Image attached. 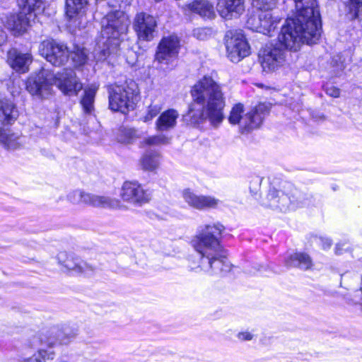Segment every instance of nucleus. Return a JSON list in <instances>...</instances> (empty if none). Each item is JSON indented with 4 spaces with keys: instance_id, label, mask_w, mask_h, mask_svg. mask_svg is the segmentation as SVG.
<instances>
[{
    "instance_id": "nucleus-9",
    "label": "nucleus",
    "mask_w": 362,
    "mask_h": 362,
    "mask_svg": "<svg viewBox=\"0 0 362 362\" xmlns=\"http://www.w3.org/2000/svg\"><path fill=\"white\" fill-rule=\"evenodd\" d=\"M67 198L73 204H84L93 207L117 209L120 206V202L117 199L78 190L69 193Z\"/></svg>"
},
{
    "instance_id": "nucleus-23",
    "label": "nucleus",
    "mask_w": 362,
    "mask_h": 362,
    "mask_svg": "<svg viewBox=\"0 0 362 362\" xmlns=\"http://www.w3.org/2000/svg\"><path fill=\"white\" fill-rule=\"evenodd\" d=\"M178 117L179 113L175 109H169L163 112L155 122L156 129L160 132L173 129L177 125Z\"/></svg>"
},
{
    "instance_id": "nucleus-21",
    "label": "nucleus",
    "mask_w": 362,
    "mask_h": 362,
    "mask_svg": "<svg viewBox=\"0 0 362 362\" xmlns=\"http://www.w3.org/2000/svg\"><path fill=\"white\" fill-rule=\"evenodd\" d=\"M267 203L264 204L274 209H279L281 211H286L292 202L287 194L282 191L272 189L267 195Z\"/></svg>"
},
{
    "instance_id": "nucleus-43",
    "label": "nucleus",
    "mask_w": 362,
    "mask_h": 362,
    "mask_svg": "<svg viewBox=\"0 0 362 362\" xmlns=\"http://www.w3.org/2000/svg\"><path fill=\"white\" fill-rule=\"evenodd\" d=\"M352 7L358 8L362 6V0H349Z\"/></svg>"
},
{
    "instance_id": "nucleus-22",
    "label": "nucleus",
    "mask_w": 362,
    "mask_h": 362,
    "mask_svg": "<svg viewBox=\"0 0 362 362\" xmlns=\"http://www.w3.org/2000/svg\"><path fill=\"white\" fill-rule=\"evenodd\" d=\"M244 0H218L216 10L223 18H227L233 13L240 15L245 10Z\"/></svg>"
},
{
    "instance_id": "nucleus-12",
    "label": "nucleus",
    "mask_w": 362,
    "mask_h": 362,
    "mask_svg": "<svg viewBox=\"0 0 362 362\" xmlns=\"http://www.w3.org/2000/svg\"><path fill=\"white\" fill-rule=\"evenodd\" d=\"M259 61L264 71H274L284 63L285 52L276 45H266L259 51Z\"/></svg>"
},
{
    "instance_id": "nucleus-44",
    "label": "nucleus",
    "mask_w": 362,
    "mask_h": 362,
    "mask_svg": "<svg viewBox=\"0 0 362 362\" xmlns=\"http://www.w3.org/2000/svg\"><path fill=\"white\" fill-rule=\"evenodd\" d=\"M344 68V64L343 63H340L337 65V69L334 70V72L336 74H338L339 71H341Z\"/></svg>"
},
{
    "instance_id": "nucleus-5",
    "label": "nucleus",
    "mask_w": 362,
    "mask_h": 362,
    "mask_svg": "<svg viewBox=\"0 0 362 362\" xmlns=\"http://www.w3.org/2000/svg\"><path fill=\"white\" fill-rule=\"evenodd\" d=\"M101 38L95 49V57L98 61L105 60L110 54L115 52L120 45V37L125 34L129 21L120 11L107 13L101 20Z\"/></svg>"
},
{
    "instance_id": "nucleus-8",
    "label": "nucleus",
    "mask_w": 362,
    "mask_h": 362,
    "mask_svg": "<svg viewBox=\"0 0 362 362\" xmlns=\"http://www.w3.org/2000/svg\"><path fill=\"white\" fill-rule=\"evenodd\" d=\"M76 332L68 327L62 329L58 327H52L45 332L33 335L30 339V346L37 347L40 345L53 346L57 343L67 344L76 336Z\"/></svg>"
},
{
    "instance_id": "nucleus-6",
    "label": "nucleus",
    "mask_w": 362,
    "mask_h": 362,
    "mask_svg": "<svg viewBox=\"0 0 362 362\" xmlns=\"http://www.w3.org/2000/svg\"><path fill=\"white\" fill-rule=\"evenodd\" d=\"M269 106L259 103L250 112L244 114V106L241 103L235 104L230 112L228 122L230 124L239 126L242 133L258 128L265 116L269 112Z\"/></svg>"
},
{
    "instance_id": "nucleus-33",
    "label": "nucleus",
    "mask_w": 362,
    "mask_h": 362,
    "mask_svg": "<svg viewBox=\"0 0 362 362\" xmlns=\"http://www.w3.org/2000/svg\"><path fill=\"white\" fill-rule=\"evenodd\" d=\"M20 137L15 134L3 132L0 134V141L9 149H16L18 147Z\"/></svg>"
},
{
    "instance_id": "nucleus-36",
    "label": "nucleus",
    "mask_w": 362,
    "mask_h": 362,
    "mask_svg": "<svg viewBox=\"0 0 362 362\" xmlns=\"http://www.w3.org/2000/svg\"><path fill=\"white\" fill-rule=\"evenodd\" d=\"M34 362H46L47 360H53L54 353L53 351H47L44 349L38 350L37 353L34 354Z\"/></svg>"
},
{
    "instance_id": "nucleus-37",
    "label": "nucleus",
    "mask_w": 362,
    "mask_h": 362,
    "mask_svg": "<svg viewBox=\"0 0 362 362\" xmlns=\"http://www.w3.org/2000/svg\"><path fill=\"white\" fill-rule=\"evenodd\" d=\"M122 134L124 138L120 139V141L124 143H131L132 141L139 136L138 131L132 128L123 129Z\"/></svg>"
},
{
    "instance_id": "nucleus-26",
    "label": "nucleus",
    "mask_w": 362,
    "mask_h": 362,
    "mask_svg": "<svg viewBox=\"0 0 362 362\" xmlns=\"http://www.w3.org/2000/svg\"><path fill=\"white\" fill-rule=\"evenodd\" d=\"M288 267H298L300 269H310L313 266V260L309 255L305 252H296L289 256L286 260Z\"/></svg>"
},
{
    "instance_id": "nucleus-28",
    "label": "nucleus",
    "mask_w": 362,
    "mask_h": 362,
    "mask_svg": "<svg viewBox=\"0 0 362 362\" xmlns=\"http://www.w3.org/2000/svg\"><path fill=\"white\" fill-rule=\"evenodd\" d=\"M98 87L91 85L84 90V95L81 100V105L85 114L91 115L94 111V100Z\"/></svg>"
},
{
    "instance_id": "nucleus-15",
    "label": "nucleus",
    "mask_w": 362,
    "mask_h": 362,
    "mask_svg": "<svg viewBox=\"0 0 362 362\" xmlns=\"http://www.w3.org/2000/svg\"><path fill=\"white\" fill-rule=\"evenodd\" d=\"M157 20L156 17L144 12L136 15L133 28L139 40L151 41L156 33Z\"/></svg>"
},
{
    "instance_id": "nucleus-4",
    "label": "nucleus",
    "mask_w": 362,
    "mask_h": 362,
    "mask_svg": "<svg viewBox=\"0 0 362 362\" xmlns=\"http://www.w3.org/2000/svg\"><path fill=\"white\" fill-rule=\"evenodd\" d=\"M52 85L67 95H76L83 88L82 83L72 69H65L56 75L43 69L28 79L26 88L32 95L45 97L50 93Z\"/></svg>"
},
{
    "instance_id": "nucleus-25",
    "label": "nucleus",
    "mask_w": 362,
    "mask_h": 362,
    "mask_svg": "<svg viewBox=\"0 0 362 362\" xmlns=\"http://www.w3.org/2000/svg\"><path fill=\"white\" fill-rule=\"evenodd\" d=\"M189 8L202 18L213 19L216 17L214 6L208 0H194Z\"/></svg>"
},
{
    "instance_id": "nucleus-19",
    "label": "nucleus",
    "mask_w": 362,
    "mask_h": 362,
    "mask_svg": "<svg viewBox=\"0 0 362 362\" xmlns=\"http://www.w3.org/2000/svg\"><path fill=\"white\" fill-rule=\"evenodd\" d=\"M34 19V14L30 13L25 15L20 11L18 13L11 14L7 17L6 26L13 35L18 36L28 30V28L31 26V21Z\"/></svg>"
},
{
    "instance_id": "nucleus-42",
    "label": "nucleus",
    "mask_w": 362,
    "mask_h": 362,
    "mask_svg": "<svg viewBox=\"0 0 362 362\" xmlns=\"http://www.w3.org/2000/svg\"><path fill=\"white\" fill-rule=\"evenodd\" d=\"M7 39V35L2 28L0 26V46L4 45Z\"/></svg>"
},
{
    "instance_id": "nucleus-24",
    "label": "nucleus",
    "mask_w": 362,
    "mask_h": 362,
    "mask_svg": "<svg viewBox=\"0 0 362 362\" xmlns=\"http://www.w3.org/2000/svg\"><path fill=\"white\" fill-rule=\"evenodd\" d=\"M88 0H66V15L69 21L80 19L86 12Z\"/></svg>"
},
{
    "instance_id": "nucleus-17",
    "label": "nucleus",
    "mask_w": 362,
    "mask_h": 362,
    "mask_svg": "<svg viewBox=\"0 0 362 362\" xmlns=\"http://www.w3.org/2000/svg\"><path fill=\"white\" fill-rule=\"evenodd\" d=\"M179 47L180 41L176 35L163 37L156 53V62L169 64L171 59L177 56Z\"/></svg>"
},
{
    "instance_id": "nucleus-3",
    "label": "nucleus",
    "mask_w": 362,
    "mask_h": 362,
    "mask_svg": "<svg viewBox=\"0 0 362 362\" xmlns=\"http://www.w3.org/2000/svg\"><path fill=\"white\" fill-rule=\"evenodd\" d=\"M223 230L224 227L221 224L206 225L194 237L192 246L202 257L199 266L191 267V271L218 275L230 270L231 264L219 240Z\"/></svg>"
},
{
    "instance_id": "nucleus-41",
    "label": "nucleus",
    "mask_w": 362,
    "mask_h": 362,
    "mask_svg": "<svg viewBox=\"0 0 362 362\" xmlns=\"http://www.w3.org/2000/svg\"><path fill=\"white\" fill-rule=\"evenodd\" d=\"M320 241L324 250L329 248L332 245V242L329 238H320Z\"/></svg>"
},
{
    "instance_id": "nucleus-18",
    "label": "nucleus",
    "mask_w": 362,
    "mask_h": 362,
    "mask_svg": "<svg viewBox=\"0 0 362 362\" xmlns=\"http://www.w3.org/2000/svg\"><path fill=\"white\" fill-rule=\"evenodd\" d=\"M182 194L189 206L200 211L216 209L220 203V200L214 197L197 194L190 189H184Z\"/></svg>"
},
{
    "instance_id": "nucleus-48",
    "label": "nucleus",
    "mask_w": 362,
    "mask_h": 362,
    "mask_svg": "<svg viewBox=\"0 0 362 362\" xmlns=\"http://www.w3.org/2000/svg\"><path fill=\"white\" fill-rule=\"evenodd\" d=\"M61 362H66V361H61Z\"/></svg>"
},
{
    "instance_id": "nucleus-40",
    "label": "nucleus",
    "mask_w": 362,
    "mask_h": 362,
    "mask_svg": "<svg viewBox=\"0 0 362 362\" xmlns=\"http://www.w3.org/2000/svg\"><path fill=\"white\" fill-rule=\"evenodd\" d=\"M237 337L240 341H250L253 338V335L249 332H241L237 335Z\"/></svg>"
},
{
    "instance_id": "nucleus-29",
    "label": "nucleus",
    "mask_w": 362,
    "mask_h": 362,
    "mask_svg": "<svg viewBox=\"0 0 362 362\" xmlns=\"http://www.w3.org/2000/svg\"><path fill=\"white\" fill-rule=\"evenodd\" d=\"M139 163L144 170H155L160 164V155L156 152H146L141 158Z\"/></svg>"
},
{
    "instance_id": "nucleus-39",
    "label": "nucleus",
    "mask_w": 362,
    "mask_h": 362,
    "mask_svg": "<svg viewBox=\"0 0 362 362\" xmlns=\"http://www.w3.org/2000/svg\"><path fill=\"white\" fill-rule=\"evenodd\" d=\"M325 91L328 95L333 98H338L340 95V90L334 86H327Z\"/></svg>"
},
{
    "instance_id": "nucleus-34",
    "label": "nucleus",
    "mask_w": 362,
    "mask_h": 362,
    "mask_svg": "<svg viewBox=\"0 0 362 362\" xmlns=\"http://www.w3.org/2000/svg\"><path fill=\"white\" fill-rule=\"evenodd\" d=\"M162 106L158 104H151L148 106L146 115L143 117V121L148 122L151 121L161 111Z\"/></svg>"
},
{
    "instance_id": "nucleus-27",
    "label": "nucleus",
    "mask_w": 362,
    "mask_h": 362,
    "mask_svg": "<svg viewBox=\"0 0 362 362\" xmlns=\"http://www.w3.org/2000/svg\"><path fill=\"white\" fill-rule=\"evenodd\" d=\"M18 117L15 105L8 101L0 102V122L3 124L13 123Z\"/></svg>"
},
{
    "instance_id": "nucleus-14",
    "label": "nucleus",
    "mask_w": 362,
    "mask_h": 362,
    "mask_svg": "<svg viewBox=\"0 0 362 362\" xmlns=\"http://www.w3.org/2000/svg\"><path fill=\"white\" fill-rule=\"evenodd\" d=\"M281 21L278 16H274L267 11H262L258 15H252L247 20V26L250 30L269 35L275 30Z\"/></svg>"
},
{
    "instance_id": "nucleus-20",
    "label": "nucleus",
    "mask_w": 362,
    "mask_h": 362,
    "mask_svg": "<svg viewBox=\"0 0 362 362\" xmlns=\"http://www.w3.org/2000/svg\"><path fill=\"white\" fill-rule=\"evenodd\" d=\"M32 61V55L29 53H22L16 49H11L8 52L7 62L11 68L17 72L28 71Z\"/></svg>"
},
{
    "instance_id": "nucleus-30",
    "label": "nucleus",
    "mask_w": 362,
    "mask_h": 362,
    "mask_svg": "<svg viewBox=\"0 0 362 362\" xmlns=\"http://www.w3.org/2000/svg\"><path fill=\"white\" fill-rule=\"evenodd\" d=\"M18 5L21 8V12L25 15L31 13L36 17L35 11L40 10L42 5V0H18Z\"/></svg>"
},
{
    "instance_id": "nucleus-10",
    "label": "nucleus",
    "mask_w": 362,
    "mask_h": 362,
    "mask_svg": "<svg viewBox=\"0 0 362 362\" xmlns=\"http://www.w3.org/2000/svg\"><path fill=\"white\" fill-rule=\"evenodd\" d=\"M228 57L237 63L250 54V47L240 30H228L225 36Z\"/></svg>"
},
{
    "instance_id": "nucleus-2",
    "label": "nucleus",
    "mask_w": 362,
    "mask_h": 362,
    "mask_svg": "<svg viewBox=\"0 0 362 362\" xmlns=\"http://www.w3.org/2000/svg\"><path fill=\"white\" fill-rule=\"evenodd\" d=\"M192 96L194 103L189 111L191 123L199 124L208 119L214 127H219L225 118L226 106L221 84L211 76H204L192 87Z\"/></svg>"
},
{
    "instance_id": "nucleus-47",
    "label": "nucleus",
    "mask_w": 362,
    "mask_h": 362,
    "mask_svg": "<svg viewBox=\"0 0 362 362\" xmlns=\"http://www.w3.org/2000/svg\"><path fill=\"white\" fill-rule=\"evenodd\" d=\"M354 16H355V17H357V16H358V12H357V11H355Z\"/></svg>"
},
{
    "instance_id": "nucleus-32",
    "label": "nucleus",
    "mask_w": 362,
    "mask_h": 362,
    "mask_svg": "<svg viewBox=\"0 0 362 362\" xmlns=\"http://www.w3.org/2000/svg\"><path fill=\"white\" fill-rule=\"evenodd\" d=\"M172 137L161 132L159 134L149 136L142 141L143 145L160 146L170 144Z\"/></svg>"
},
{
    "instance_id": "nucleus-16",
    "label": "nucleus",
    "mask_w": 362,
    "mask_h": 362,
    "mask_svg": "<svg viewBox=\"0 0 362 362\" xmlns=\"http://www.w3.org/2000/svg\"><path fill=\"white\" fill-rule=\"evenodd\" d=\"M121 198L127 202L142 205L148 202L151 194L137 182H125L120 191Z\"/></svg>"
},
{
    "instance_id": "nucleus-45",
    "label": "nucleus",
    "mask_w": 362,
    "mask_h": 362,
    "mask_svg": "<svg viewBox=\"0 0 362 362\" xmlns=\"http://www.w3.org/2000/svg\"><path fill=\"white\" fill-rule=\"evenodd\" d=\"M33 358H27L22 361V362H32Z\"/></svg>"
},
{
    "instance_id": "nucleus-35",
    "label": "nucleus",
    "mask_w": 362,
    "mask_h": 362,
    "mask_svg": "<svg viewBox=\"0 0 362 362\" xmlns=\"http://www.w3.org/2000/svg\"><path fill=\"white\" fill-rule=\"evenodd\" d=\"M278 0H253V4L262 11L272 10L276 7Z\"/></svg>"
},
{
    "instance_id": "nucleus-7",
    "label": "nucleus",
    "mask_w": 362,
    "mask_h": 362,
    "mask_svg": "<svg viewBox=\"0 0 362 362\" xmlns=\"http://www.w3.org/2000/svg\"><path fill=\"white\" fill-rule=\"evenodd\" d=\"M139 93L138 86L133 81L116 86L109 93V107L112 111L127 114L134 110Z\"/></svg>"
},
{
    "instance_id": "nucleus-1",
    "label": "nucleus",
    "mask_w": 362,
    "mask_h": 362,
    "mask_svg": "<svg viewBox=\"0 0 362 362\" xmlns=\"http://www.w3.org/2000/svg\"><path fill=\"white\" fill-rule=\"evenodd\" d=\"M296 13L287 18L278 36L279 42L285 48L297 51L303 43L315 44L321 35V20L315 0L301 8L303 0H294Z\"/></svg>"
},
{
    "instance_id": "nucleus-11",
    "label": "nucleus",
    "mask_w": 362,
    "mask_h": 362,
    "mask_svg": "<svg viewBox=\"0 0 362 362\" xmlns=\"http://www.w3.org/2000/svg\"><path fill=\"white\" fill-rule=\"evenodd\" d=\"M39 52L55 66L64 65L69 57V50L66 45L55 40H44L39 47Z\"/></svg>"
},
{
    "instance_id": "nucleus-38",
    "label": "nucleus",
    "mask_w": 362,
    "mask_h": 362,
    "mask_svg": "<svg viewBox=\"0 0 362 362\" xmlns=\"http://www.w3.org/2000/svg\"><path fill=\"white\" fill-rule=\"evenodd\" d=\"M211 30L209 28H197L194 30L193 35L195 37L200 40L207 39Z\"/></svg>"
},
{
    "instance_id": "nucleus-46",
    "label": "nucleus",
    "mask_w": 362,
    "mask_h": 362,
    "mask_svg": "<svg viewBox=\"0 0 362 362\" xmlns=\"http://www.w3.org/2000/svg\"><path fill=\"white\" fill-rule=\"evenodd\" d=\"M336 253L337 254H340L341 252H339V245H337V247H336Z\"/></svg>"
},
{
    "instance_id": "nucleus-13",
    "label": "nucleus",
    "mask_w": 362,
    "mask_h": 362,
    "mask_svg": "<svg viewBox=\"0 0 362 362\" xmlns=\"http://www.w3.org/2000/svg\"><path fill=\"white\" fill-rule=\"evenodd\" d=\"M57 258L60 265L73 274L88 276L95 271V267L82 260L72 252H59Z\"/></svg>"
},
{
    "instance_id": "nucleus-31",
    "label": "nucleus",
    "mask_w": 362,
    "mask_h": 362,
    "mask_svg": "<svg viewBox=\"0 0 362 362\" xmlns=\"http://www.w3.org/2000/svg\"><path fill=\"white\" fill-rule=\"evenodd\" d=\"M69 56L75 66L83 65L87 60L86 50L78 45H74L73 49L69 51Z\"/></svg>"
}]
</instances>
